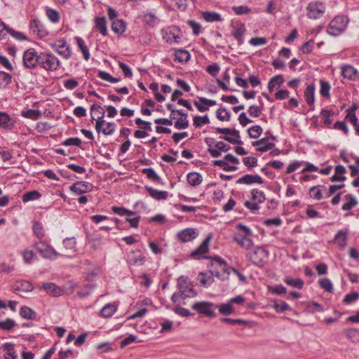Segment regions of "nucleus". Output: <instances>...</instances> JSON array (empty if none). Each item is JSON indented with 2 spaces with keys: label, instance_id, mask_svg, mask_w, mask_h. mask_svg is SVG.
<instances>
[{
  "label": "nucleus",
  "instance_id": "1",
  "mask_svg": "<svg viewBox=\"0 0 359 359\" xmlns=\"http://www.w3.org/2000/svg\"><path fill=\"white\" fill-rule=\"evenodd\" d=\"M236 231L234 233L233 239L241 248L246 250L250 249L253 245L251 238L252 232L251 229L242 224H238L236 226Z\"/></svg>",
  "mask_w": 359,
  "mask_h": 359
},
{
  "label": "nucleus",
  "instance_id": "2",
  "mask_svg": "<svg viewBox=\"0 0 359 359\" xmlns=\"http://www.w3.org/2000/svg\"><path fill=\"white\" fill-rule=\"evenodd\" d=\"M232 269V267L227 266L226 262L222 258L215 256L212 258L210 273L212 276H215L221 280H225L229 278Z\"/></svg>",
  "mask_w": 359,
  "mask_h": 359
},
{
  "label": "nucleus",
  "instance_id": "3",
  "mask_svg": "<svg viewBox=\"0 0 359 359\" xmlns=\"http://www.w3.org/2000/svg\"><path fill=\"white\" fill-rule=\"evenodd\" d=\"M39 58V67L47 72L57 71L61 65L58 57L50 52L40 53Z\"/></svg>",
  "mask_w": 359,
  "mask_h": 359
},
{
  "label": "nucleus",
  "instance_id": "4",
  "mask_svg": "<svg viewBox=\"0 0 359 359\" xmlns=\"http://www.w3.org/2000/svg\"><path fill=\"white\" fill-rule=\"evenodd\" d=\"M347 25L348 18L346 16H337L330 22L327 32L331 36H339L345 30Z\"/></svg>",
  "mask_w": 359,
  "mask_h": 359
},
{
  "label": "nucleus",
  "instance_id": "5",
  "mask_svg": "<svg viewBox=\"0 0 359 359\" xmlns=\"http://www.w3.org/2000/svg\"><path fill=\"white\" fill-rule=\"evenodd\" d=\"M177 287L181 297L184 299L194 297L197 295V292L194 290L192 283L185 276H182L178 278Z\"/></svg>",
  "mask_w": 359,
  "mask_h": 359
},
{
  "label": "nucleus",
  "instance_id": "6",
  "mask_svg": "<svg viewBox=\"0 0 359 359\" xmlns=\"http://www.w3.org/2000/svg\"><path fill=\"white\" fill-rule=\"evenodd\" d=\"M248 255L253 264L262 266L267 262L269 252L264 248L256 247L249 252Z\"/></svg>",
  "mask_w": 359,
  "mask_h": 359
},
{
  "label": "nucleus",
  "instance_id": "7",
  "mask_svg": "<svg viewBox=\"0 0 359 359\" xmlns=\"http://www.w3.org/2000/svg\"><path fill=\"white\" fill-rule=\"evenodd\" d=\"M307 17L309 19L320 18L325 12L326 6L323 2L316 1L310 2L306 6Z\"/></svg>",
  "mask_w": 359,
  "mask_h": 359
},
{
  "label": "nucleus",
  "instance_id": "8",
  "mask_svg": "<svg viewBox=\"0 0 359 359\" xmlns=\"http://www.w3.org/2000/svg\"><path fill=\"white\" fill-rule=\"evenodd\" d=\"M34 247L45 259H54L61 255L45 241L36 242Z\"/></svg>",
  "mask_w": 359,
  "mask_h": 359
},
{
  "label": "nucleus",
  "instance_id": "9",
  "mask_svg": "<svg viewBox=\"0 0 359 359\" xmlns=\"http://www.w3.org/2000/svg\"><path fill=\"white\" fill-rule=\"evenodd\" d=\"M39 54L34 48H29L23 53V65L27 69H34L39 66Z\"/></svg>",
  "mask_w": 359,
  "mask_h": 359
},
{
  "label": "nucleus",
  "instance_id": "10",
  "mask_svg": "<svg viewBox=\"0 0 359 359\" xmlns=\"http://www.w3.org/2000/svg\"><path fill=\"white\" fill-rule=\"evenodd\" d=\"M50 47L65 60H68L72 57V49L65 39L56 40L50 44Z\"/></svg>",
  "mask_w": 359,
  "mask_h": 359
},
{
  "label": "nucleus",
  "instance_id": "11",
  "mask_svg": "<svg viewBox=\"0 0 359 359\" xmlns=\"http://www.w3.org/2000/svg\"><path fill=\"white\" fill-rule=\"evenodd\" d=\"M215 306L212 302L202 301L196 302L191 308L200 314H203L208 318H214L216 316Z\"/></svg>",
  "mask_w": 359,
  "mask_h": 359
},
{
  "label": "nucleus",
  "instance_id": "12",
  "mask_svg": "<svg viewBox=\"0 0 359 359\" xmlns=\"http://www.w3.org/2000/svg\"><path fill=\"white\" fill-rule=\"evenodd\" d=\"M215 130L218 133L225 135L224 137H222V139H224V140L233 144H243V142L240 140V133L238 130L227 128H216Z\"/></svg>",
  "mask_w": 359,
  "mask_h": 359
},
{
  "label": "nucleus",
  "instance_id": "13",
  "mask_svg": "<svg viewBox=\"0 0 359 359\" xmlns=\"http://www.w3.org/2000/svg\"><path fill=\"white\" fill-rule=\"evenodd\" d=\"M163 39L169 43H179L181 32L176 26L168 27L162 30Z\"/></svg>",
  "mask_w": 359,
  "mask_h": 359
},
{
  "label": "nucleus",
  "instance_id": "14",
  "mask_svg": "<svg viewBox=\"0 0 359 359\" xmlns=\"http://www.w3.org/2000/svg\"><path fill=\"white\" fill-rule=\"evenodd\" d=\"M212 240V236L208 235L207 238L202 242V243L194 251L191 252L190 256L193 259H199L201 258L208 259V256H203L209 250V245Z\"/></svg>",
  "mask_w": 359,
  "mask_h": 359
},
{
  "label": "nucleus",
  "instance_id": "15",
  "mask_svg": "<svg viewBox=\"0 0 359 359\" xmlns=\"http://www.w3.org/2000/svg\"><path fill=\"white\" fill-rule=\"evenodd\" d=\"M198 234V229L187 228L179 231L177 234V238L182 243H188L196 238Z\"/></svg>",
  "mask_w": 359,
  "mask_h": 359
},
{
  "label": "nucleus",
  "instance_id": "16",
  "mask_svg": "<svg viewBox=\"0 0 359 359\" xmlns=\"http://www.w3.org/2000/svg\"><path fill=\"white\" fill-rule=\"evenodd\" d=\"M41 288L48 295L53 297H59L65 294V290L54 283H44L42 284Z\"/></svg>",
  "mask_w": 359,
  "mask_h": 359
},
{
  "label": "nucleus",
  "instance_id": "17",
  "mask_svg": "<svg viewBox=\"0 0 359 359\" xmlns=\"http://www.w3.org/2000/svg\"><path fill=\"white\" fill-rule=\"evenodd\" d=\"M93 185L88 182L79 181L74 183L69 189L76 195H81L93 190Z\"/></svg>",
  "mask_w": 359,
  "mask_h": 359
},
{
  "label": "nucleus",
  "instance_id": "18",
  "mask_svg": "<svg viewBox=\"0 0 359 359\" xmlns=\"http://www.w3.org/2000/svg\"><path fill=\"white\" fill-rule=\"evenodd\" d=\"M29 28L32 34L40 39H43L48 34V32L44 26L37 20H31Z\"/></svg>",
  "mask_w": 359,
  "mask_h": 359
},
{
  "label": "nucleus",
  "instance_id": "19",
  "mask_svg": "<svg viewBox=\"0 0 359 359\" xmlns=\"http://www.w3.org/2000/svg\"><path fill=\"white\" fill-rule=\"evenodd\" d=\"M208 152L213 158H217L221 156L222 151H227L230 147L223 142H217L213 147L208 144Z\"/></svg>",
  "mask_w": 359,
  "mask_h": 359
},
{
  "label": "nucleus",
  "instance_id": "20",
  "mask_svg": "<svg viewBox=\"0 0 359 359\" xmlns=\"http://www.w3.org/2000/svg\"><path fill=\"white\" fill-rule=\"evenodd\" d=\"M252 146L257 147V150L260 152H265L275 147V144L270 141L269 137H264L252 143Z\"/></svg>",
  "mask_w": 359,
  "mask_h": 359
},
{
  "label": "nucleus",
  "instance_id": "21",
  "mask_svg": "<svg viewBox=\"0 0 359 359\" xmlns=\"http://www.w3.org/2000/svg\"><path fill=\"white\" fill-rule=\"evenodd\" d=\"M264 182L262 178L259 175H245L244 176L238 179L237 184H261Z\"/></svg>",
  "mask_w": 359,
  "mask_h": 359
},
{
  "label": "nucleus",
  "instance_id": "22",
  "mask_svg": "<svg viewBox=\"0 0 359 359\" xmlns=\"http://www.w3.org/2000/svg\"><path fill=\"white\" fill-rule=\"evenodd\" d=\"M194 104L199 111L204 112L208 111L210 107L215 105L216 101L205 97H199V100H195Z\"/></svg>",
  "mask_w": 359,
  "mask_h": 359
},
{
  "label": "nucleus",
  "instance_id": "23",
  "mask_svg": "<svg viewBox=\"0 0 359 359\" xmlns=\"http://www.w3.org/2000/svg\"><path fill=\"white\" fill-rule=\"evenodd\" d=\"M348 230L341 229L337 231L334 236V241L341 249H344L347 245Z\"/></svg>",
  "mask_w": 359,
  "mask_h": 359
},
{
  "label": "nucleus",
  "instance_id": "24",
  "mask_svg": "<svg viewBox=\"0 0 359 359\" xmlns=\"http://www.w3.org/2000/svg\"><path fill=\"white\" fill-rule=\"evenodd\" d=\"M341 74L344 78L355 81L358 79V71L351 65H345L341 67Z\"/></svg>",
  "mask_w": 359,
  "mask_h": 359
},
{
  "label": "nucleus",
  "instance_id": "25",
  "mask_svg": "<svg viewBox=\"0 0 359 359\" xmlns=\"http://www.w3.org/2000/svg\"><path fill=\"white\" fill-rule=\"evenodd\" d=\"M355 109H356L355 106H353L351 108H349L347 109L346 120L353 124L356 134L359 135V124L358 123V118L355 114Z\"/></svg>",
  "mask_w": 359,
  "mask_h": 359
},
{
  "label": "nucleus",
  "instance_id": "26",
  "mask_svg": "<svg viewBox=\"0 0 359 359\" xmlns=\"http://www.w3.org/2000/svg\"><path fill=\"white\" fill-rule=\"evenodd\" d=\"M105 111L100 104H93L90 107V116L93 120H104Z\"/></svg>",
  "mask_w": 359,
  "mask_h": 359
},
{
  "label": "nucleus",
  "instance_id": "27",
  "mask_svg": "<svg viewBox=\"0 0 359 359\" xmlns=\"http://www.w3.org/2000/svg\"><path fill=\"white\" fill-rule=\"evenodd\" d=\"M95 29L99 31L102 36L108 34L107 20L104 17H96L95 18Z\"/></svg>",
  "mask_w": 359,
  "mask_h": 359
},
{
  "label": "nucleus",
  "instance_id": "28",
  "mask_svg": "<svg viewBox=\"0 0 359 359\" xmlns=\"http://www.w3.org/2000/svg\"><path fill=\"white\" fill-rule=\"evenodd\" d=\"M15 121L8 114L0 111V126L6 129H12Z\"/></svg>",
  "mask_w": 359,
  "mask_h": 359
},
{
  "label": "nucleus",
  "instance_id": "29",
  "mask_svg": "<svg viewBox=\"0 0 359 359\" xmlns=\"http://www.w3.org/2000/svg\"><path fill=\"white\" fill-rule=\"evenodd\" d=\"M149 195L156 200H165L168 197V193L166 191H161L152 187H145Z\"/></svg>",
  "mask_w": 359,
  "mask_h": 359
},
{
  "label": "nucleus",
  "instance_id": "30",
  "mask_svg": "<svg viewBox=\"0 0 359 359\" xmlns=\"http://www.w3.org/2000/svg\"><path fill=\"white\" fill-rule=\"evenodd\" d=\"M5 353L4 359H17L18 355L15 351L14 344L11 343H5L2 345Z\"/></svg>",
  "mask_w": 359,
  "mask_h": 359
},
{
  "label": "nucleus",
  "instance_id": "31",
  "mask_svg": "<svg viewBox=\"0 0 359 359\" xmlns=\"http://www.w3.org/2000/svg\"><path fill=\"white\" fill-rule=\"evenodd\" d=\"M315 90L316 88L314 83H311L306 87L304 91V96L305 100L310 106L313 105L315 101Z\"/></svg>",
  "mask_w": 359,
  "mask_h": 359
},
{
  "label": "nucleus",
  "instance_id": "32",
  "mask_svg": "<svg viewBox=\"0 0 359 359\" xmlns=\"http://www.w3.org/2000/svg\"><path fill=\"white\" fill-rule=\"evenodd\" d=\"M75 40L76 41L77 46L79 50L81 51L83 59L88 61L90 57V53L88 48L86 45L85 41L79 36L75 37Z\"/></svg>",
  "mask_w": 359,
  "mask_h": 359
},
{
  "label": "nucleus",
  "instance_id": "33",
  "mask_svg": "<svg viewBox=\"0 0 359 359\" xmlns=\"http://www.w3.org/2000/svg\"><path fill=\"white\" fill-rule=\"evenodd\" d=\"M346 170L345 167L339 165L334 168V175L331 177L332 182H344L346 180L344 174Z\"/></svg>",
  "mask_w": 359,
  "mask_h": 359
},
{
  "label": "nucleus",
  "instance_id": "34",
  "mask_svg": "<svg viewBox=\"0 0 359 359\" xmlns=\"http://www.w3.org/2000/svg\"><path fill=\"white\" fill-rule=\"evenodd\" d=\"M129 261L133 264L141 266L144 264L145 257L142 255L140 250H136L133 251L130 255Z\"/></svg>",
  "mask_w": 359,
  "mask_h": 359
},
{
  "label": "nucleus",
  "instance_id": "35",
  "mask_svg": "<svg viewBox=\"0 0 359 359\" xmlns=\"http://www.w3.org/2000/svg\"><path fill=\"white\" fill-rule=\"evenodd\" d=\"M111 29L118 34H121L126 31V22L121 19H115L111 23Z\"/></svg>",
  "mask_w": 359,
  "mask_h": 359
},
{
  "label": "nucleus",
  "instance_id": "36",
  "mask_svg": "<svg viewBox=\"0 0 359 359\" xmlns=\"http://www.w3.org/2000/svg\"><path fill=\"white\" fill-rule=\"evenodd\" d=\"M345 200L346 201L341 207V209L344 211L350 210L354 207H355L358 204V201L356 198L352 194H347L344 196Z\"/></svg>",
  "mask_w": 359,
  "mask_h": 359
},
{
  "label": "nucleus",
  "instance_id": "37",
  "mask_svg": "<svg viewBox=\"0 0 359 359\" xmlns=\"http://www.w3.org/2000/svg\"><path fill=\"white\" fill-rule=\"evenodd\" d=\"M174 60L178 62H187L190 60V54L187 50L179 49L174 54Z\"/></svg>",
  "mask_w": 359,
  "mask_h": 359
},
{
  "label": "nucleus",
  "instance_id": "38",
  "mask_svg": "<svg viewBox=\"0 0 359 359\" xmlns=\"http://www.w3.org/2000/svg\"><path fill=\"white\" fill-rule=\"evenodd\" d=\"M284 283L292 287L301 290L304 285V282L301 278H293L287 276L284 279Z\"/></svg>",
  "mask_w": 359,
  "mask_h": 359
},
{
  "label": "nucleus",
  "instance_id": "39",
  "mask_svg": "<svg viewBox=\"0 0 359 359\" xmlns=\"http://www.w3.org/2000/svg\"><path fill=\"white\" fill-rule=\"evenodd\" d=\"M187 181L191 186L196 187L201 184L203 177L201 174L198 172H189L187 176Z\"/></svg>",
  "mask_w": 359,
  "mask_h": 359
},
{
  "label": "nucleus",
  "instance_id": "40",
  "mask_svg": "<svg viewBox=\"0 0 359 359\" xmlns=\"http://www.w3.org/2000/svg\"><path fill=\"white\" fill-rule=\"evenodd\" d=\"M20 315L22 318L28 320H34L36 317V313L31 308L23 306L20 308Z\"/></svg>",
  "mask_w": 359,
  "mask_h": 359
},
{
  "label": "nucleus",
  "instance_id": "41",
  "mask_svg": "<svg viewBox=\"0 0 359 359\" xmlns=\"http://www.w3.org/2000/svg\"><path fill=\"white\" fill-rule=\"evenodd\" d=\"M144 22L149 27H155L158 24L159 20L157 16L152 12L146 13L144 16Z\"/></svg>",
  "mask_w": 359,
  "mask_h": 359
},
{
  "label": "nucleus",
  "instance_id": "42",
  "mask_svg": "<svg viewBox=\"0 0 359 359\" xmlns=\"http://www.w3.org/2000/svg\"><path fill=\"white\" fill-rule=\"evenodd\" d=\"M283 83V76L280 74L276 75L271 78L269 81L268 88L270 91H273L276 87H280Z\"/></svg>",
  "mask_w": 359,
  "mask_h": 359
},
{
  "label": "nucleus",
  "instance_id": "43",
  "mask_svg": "<svg viewBox=\"0 0 359 359\" xmlns=\"http://www.w3.org/2000/svg\"><path fill=\"white\" fill-rule=\"evenodd\" d=\"M246 31L245 25L238 23L236 25L235 31L233 32V37L241 43H243V37Z\"/></svg>",
  "mask_w": 359,
  "mask_h": 359
},
{
  "label": "nucleus",
  "instance_id": "44",
  "mask_svg": "<svg viewBox=\"0 0 359 359\" xmlns=\"http://www.w3.org/2000/svg\"><path fill=\"white\" fill-rule=\"evenodd\" d=\"M116 306L113 304H106L100 310V316L104 318H109L116 311Z\"/></svg>",
  "mask_w": 359,
  "mask_h": 359
},
{
  "label": "nucleus",
  "instance_id": "45",
  "mask_svg": "<svg viewBox=\"0 0 359 359\" xmlns=\"http://www.w3.org/2000/svg\"><path fill=\"white\" fill-rule=\"evenodd\" d=\"M202 16L207 22H220L222 20L221 15L216 12L205 11Z\"/></svg>",
  "mask_w": 359,
  "mask_h": 359
},
{
  "label": "nucleus",
  "instance_id": "46",
  "mask_svg": "<svg viewBox=\"0 0 359 359\" xmlns=\"http://www.w3.org/2000/svg\"><path fill=\"white\" fill-rule=\"evenodd\" d=\"M215 308H218L219 313L224 316L230 315L234 312V309L229 300L226 304H222L219 306H215Z\"/></svg>",
  "mask_w": 359,
  "mask_h": 359
},
{
  "label": "nucleus",
  "instance_id": "47",
  "mask_svg": "<svg viewBox=\"0 0 359 359\" xmlns=\"http://www.w3.org/2000/svg\"><path fill=\"white\" fill-rule=\"evenodd\" d=\"M331 86L328 81L320 80V94L322 97L325 98L330 97Z\"/></svg>",
  "mask_w": 359,
  "mask_h": 359
},
{
  "label": "nucleus",
  "instance_id": "48",
  "mask_svg": "<svg viewBox=\"0 0 359 359\" xmlns=\"http://www.w3.org/2000/svg\"><path fill=\"white\" fill-rule=\"evenodd\" d=\"M21 115L25 118L36 121L41 116V112L37 109H29L27 111H22Z\"/></svg>",
  "mask_w": 359,
  "mask_h": 359
},
{
  "label": "nucleus",
  "instance_id": "49",
  "mask_svg": "<svg viewBox=\"0 0 359 359\" xmlns=\"http://www.w3.org/2000/svg\"><path fill=\"white\" fill-rule=\"evenodd\" d=\"M95 285L93 284H86L81 290L77 292V296L80 298H84L90 295L94 290Z\"/></svg>",
  "mask_w": 359,
  "mask_h": 359
},
{
  "label": "nucleus",
  "instance_id": "50",
  "mask_svg": "<svg viewBox=\"0 0 359 359\" xmlns=\"http://www.w3.org/2000/svg\"><path fill=\"white\" fill-rule=\"evenodd\" d=\"M216 116L222 121H228L231 118V112L226 108L221 107L217 110Z\"/></svg>",
  "mask_w": 359,
  "mask_h": 359
},
{
  "label": "nucleus",
  "instance_id": "51",
  "mask_svg": "<svg viewBox=\"0 0 359 359\" xmlns=\"http://www.w3.org/2000/svg\"><path fill=\"white\" fill-rule=\"evenodd\" d=\"M41 196V194L36 191H30L26 192L22 197V200L24 203H27L31 201H34L40 198Z\"/></svg>",
  "mask_w": 359,
  "mask_h": 359
},
{
  "label": "nucleus",
  "instance_id": "52",
  "mask_svg": "<svg viewBox=\"0 0 359 359\" xmlns=\"http://www.w3.org/2000/svg\"><path fill=\"white\" fill-rule=\"evenodd\" d=\"M212 277L213 276L212 275L206 277V274L205 273L200 272L197 279L201 285L207 287L213 283L214 279Z\"/></svg>",
  "mask_w": 359,
  "mask_h": 359
},
{
  "label": "nucleus",
  "instance_id": "53",
  "mask_svg": "<svg viewBox=\"0 0 359 359\" xmlns=\"http://www.w3.org/2000/svg\"><path fill=\"white\" fill-rule=\"evenodd\" d=\"M251 200L258 203L259 204L262 203L265 200L264 192L257 189H252Z\"/></svg>",
  "mask_w": 359,
  "mask_h": 359
},
{
  "label": "nucleus",
  "instance_id": "54",
  "mask_svg": "<svg viewBox=\"0 0 359 359\" xmlns=\"http://www.w3.org/2000/svg\"><path fill=\"white\" fill-rule=\"evenodd\" d=\"M273 308L278 313H283L285 311H291L290 306L283 301L275 302Z\"/></svg>",
  "mask_w": 359,
  "mask_h": 359
},
{
  "label": "nucleus",
  "instance_id": "55",
  "mask_svg": "<svg viewBox=\"0 0 359 359\" xmlns=\"http://www.w3.org/2000/svg\"><path fill=\"white\" fill-rule=\"evenodd\" d=\"M33 231L34 235L39 239L45 236L43 227L39 222H34L33 225Z\"/></svg>",
  "mask_w": 359,
  "mask_h": 359
},
{
  "label": "nucleus",
  "instance_id": "56",
  "mask_svg": "<svg viewBox=\"0 0 359 359\" xmlns=\"http://www.w3.org/2000/svg\"><path fill=\"white\" fill-rule=\"evenodd\" d=\"M11 82V76L5 72H0V88L9 85Z\"/></svg>",
  "mask_w": 359,
  "mask_h": 359
},
{
  "label": "nucleus",
  "instance_id": "57",
  "mask_svg": "<svg viewBox=\"0 0 359 359\" xmlns=\"http://www.w3.org/2000/svg\"><path fill=\"white\" fill-rule=\"evenodd\" d=\"M346 335L353 342L359 343V330L355 328L348 329L346 331Z\"/></svg>",
  "mask_w": 359,
  "mask_h": 359
},
{
  "label": "nucleus",
  "instance_id": "58",
  "mask_svg": "<svg viewBox=\"0 0 359 359\" xmlns=\"http://www.w3.org/2000/svg\"><path fill=\"white\" fill-rule=\"evenodd\" d=\"M98 77L110 83H117L120 81V79L113 77L110 74L104 71H99Z\"/></svg>",
  "mask_w": 359,
  "mask_h": 359
},
{
  "label": "nucleus",
  "instance_id": "59",
  "mask_svg": "<svg viewBox=\"0 0 359 359\" xmlns=\"http://www.w3.org/2000/svg\"><path fill=\"white\" fill-rule=\"evenodd\" d=\"M33 289L34 286L32 283L27 280L20 281L17 285V290L23 292H31Z\"/></svg>",
  "mask_w": 359,
  "mask_h": 359
},
{
  "label": "nucleus",
  "instance_id": "60",
  "mask_svg": "<svg viewBox=\"0 0 359 359\" xmlns=\"http://www.w3.org/2000/svg\"><path fill=\"white\" fill-rule=\"evenodd\" d=\"M262 133V128L259 126H253L248 129V135L250 137L256 139L258 138Z\"/></svg>",
  "mask_w": 359,
  "mask_h": 359
},
{
  "label": "nucleus",
  "instance_id": "61",
  "mask_svg": "<svg viewBox=\"0 0 359 359\" xmlns=\"http://www.w3.org/2000/svg\"><path fill=\"white\" fill-rule=\"evenodd\" d=\"M319 285L323 289L328 292H332L334 290L331 280L327 278L320 280Z\"/></svg>",
  "mask_w": 359,
  "mask_h": 359
},
{
  "label": "nucleus",
  "instance_id": "62",
  "mask_svg": "<svg viewBox=\"0 0 359 359\" xmlns=\"http://www.w3.org/2000/svg\"><path fill=\"white\" fill-rule=\"evenodd\" d=\"M111 210L114 212V213L117 214L121 216H123V215L132 216L135 214L134 212L129 210L128 209H126L124 208H121V207L113 206Z\"/></svg>",
  "mask_w": 359,
  "mask_h": 359
},
{
  "label": "nucleus",
  "instance_id": "63",
  "mask_svg": "<svg viewBox=\"0 0 359 359\" xmlns=\"http://www.w3.org/2000/svg\"><path fill=\"white\" fill-rule=\"evenodd\" d=\"M63 245L67 250L75 252L76 241L74 238H67L64 239Z\"/></svg>",
  "mask_w": 359,
  "mask_h": 359
},
{
  "label": "nucleus",
  "instance_id": "64",
  "mask_svg": "<svg viewBox=\"0 0 359 359\" xmlns=\"http://www.w3.org/2000/svg\"><path fill=\"white\" fill-rule=\"evenodd\" d=\"M210 123V119L207 115L203 116H196L194 118V125L197 127L200 128L203 125L208 124Z\"/></svg>",
  "mask_w": 359,
  "mask_h": 359
}]
</instances>
